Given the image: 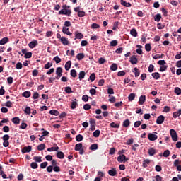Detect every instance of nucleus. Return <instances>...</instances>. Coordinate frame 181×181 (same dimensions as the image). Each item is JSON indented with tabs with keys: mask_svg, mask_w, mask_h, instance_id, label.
<instances>
[{
	"mask_svg": "<svg viewBox=\"0 0 181 181\" xmlns=\"http://www.w3.org/2000/svg\"><path fill=\"white\" fill-rule=\"evenodd\" d=\"M59 15H66V16H70L71 15V10L63 8L59 11Z\"/></svg>",
	"mask_w": 181,
	"mask_h": 181,
	"instance_id": "obj_1",
	"label": "nucleus"
},
{
	"mask_svg": "<svg viewBox=\"0 0 181 181\" xmlns=\"http://www.w3.org/2000/svg\"><path fill=\"white\" fill-rule=\"evenodd\" d=\"M170 134L171 135V138H172L173 141H174V142H177V133H176L175 129H171L170 130Z\"/></svg>",
	"mask_w": 181,
	"mask_h": 181,
	"instance_id": "obj_2",
	"label": "nucleus"
},
{
	"mask_svg": "<svg viewBox=\"0 0 181 181\" xmlns=\"http://www.w3.org/2000/svg\"><path fill=\"white\" fill-rule=\"evenodd\" d=\"M127 160H129V159H128L124 154H122L117 157V162H119L120 163H122V162H127Z\"/></svg>",
	"mask_w": 181,
	"mask_h": 181,
	"instance_id": "obj_3",
	"label": "nucleus"
},
{
	"mask_svg": "<svg viewBox=\"0 0 181 181\" xmlns=\"http://www.w3.org/2000/svg\"><path fill=\"white\" fill-rule=\"evenodd\" d=\"M62 73H63V69H62V67L57 68V70H56V74L57 76V77L56 78L57 80H59V78H60V77L63 76Z\"/></svg>",
	"mask_w": 181,
	"mask_h": 181,
	"instance_id": "obj_4",
	"label": "nucleus"
},
{
	"mask_svg": "<svg viewBox=\"0 0 181 181\" xmlns=\"http://www.w3.org/2000/svg\"><path fill=\"white\" fill-rule=\"evenodd\" d=\"M164 122H165V116L163 115H160L156 119V124H158V125H160L163 124Z\"/></svg>",
	"mask_w": 181,
	"mask_h": 181,
	"instance_id": "obj_5",
	"label": "nucleus"
},
{
	"mask_svg": "<svg viewBox=\"0 0 181 181\" xmlns=\"http://www.w3.org/2000/svg\"><path fill=\"white\" fill-rule=\"evenodd\" d=\"M148 139L149 141H156V139H158V135L154 134L153 133H149L148 134Z\"/></svg>",
	"mask_w": 181,
	"mask_h": 181,
	"instance_id": "obj_6",
	"label": "nucleus"
},
{
	"mask_svg": "<svg viewBox=\"0 0 181 181\" xmlns=\"http://www.w3.org/2000/svg\"><path fill=\"white\" fill-rule=\"evenodd\" d=\"M30 151H32V146H28L23 147V148H22V150H21V152H22V153H29V152H30Z\"/></svg>",
	"mask_w": 181,
	"mask_h": 181,
	"instance_id": "obj_7",
	"label": "nucleus"
},
{
	"mask_svg": "<svg viewBox=\"0 0 181 181\" xmlns=\"http://www.w3.org/2000/svg\"><path fill=\"white\" fill-rule=\"evenodd\" d=\"M145 101H146V96H145V95H142L139 98V105H143Z\"/></svg>",
	"mask_w": 181,
	"mask_h": 181,
	"instance_id": "obj_8",
	"label": "nucleus"
},
{
	"mask_svg": "<svg viewBox=\"0 0 181 181\" xmlns=\"http://www.w3.org/2000/svg\"><path fill=\"white\" fill-rule=\"evenodd\" d=\"M108 175L110 176H117V170L115 168H112L108 170Z\"/></svg>",
	"mask_w": 181,
	"mask_h": 181,
	"instance_id": "obj_9",
	"label": "nucleus"
},
{
	"mask_svg": "<svg viewBox=\"0 0 181 181\" xmlns=\"http://www.w3.org/2000/svg\"><path fill=\"white\" fill-rule=\"evenodd\" d=\"M28 46H29L30 49H34L35 46H37V41L34 40V41L30 42L28 44Z\"/></svg>",
	"mask_w": 181,
	"mask_h": 181,
	"instance_id": "obj_10",
	"label": "nucleus"
},
{
	"mask_svg": "<svg viewBox=\"0 0 181 181\" xmlns=\"http://www.w3.org/2000/svg\"><path fill=\"white\" fill-rule=\"evenodd\" d=\"M57 158H58V159H64V153L62 151H57Z\"/></svg>",
	"mask_w": 181,
	"mask_h": 181,
	"instance_id": "obj_11",
	"label": "nucleus"
},
{
	"mask_svg": "<svg viewBox=\"0 0 181 181\" xmlns=\"http://www.w3.org/2000/svg\"><path fill=\"white\" fill-rule=\"evenodd\" d=\"M60 41L64 46H67V45H69V40L66 37H61Z\"/></svg>",
	"mask_w": 181,
	"mask_h": 181,
	"instance_id": "obj_12",
	"label": "nucleus"
},
{
	"mask_svg": "<svg viewBox=\"0 0 181 181\" xmlns=\"http://www.w3.org/2000/svg\"><path fill=\"white\" fill-rule=\"evenodd\" d=\"M148 153L150 156H153V155H155V153H156V150H155V148H150L148 149Z\"/></svg>",
	"mask_w": 181,
	"mask_h": 181,
	"instance_id": "obj_13",
	"label": "nucleus"
},
{
	"mask_svg": "<svg viewBox=\"0 0 181 181\" xmlns=\"http://www.w3.org/2000/svg\"><path fill=\"white\" fill-rule=\"evenodd\" d=\"M90 151H97L98 149V144H91L90 146L89 147Z\"/></svg>",
	"mask_w": 181,
	"mask_h": 181,
	"instance_id": "obj_14",
	"label": "nucleus"
},
{
	"mask_svg": "<svg viewBox=\"0 0 181 181\" xmlns=\"http://www.w3.org/2000/svg\"><path fill=\"white\" fill-rule=\"evenodd\" d=\"M130 62L132 64H136V63H138V59H136L135 56H132L130 58Z\"/></svg>",
	"mask_w": 181,
	"mask_h": 181,
	"instance_id": "obj_15",
	"label": "nucleus"
},
{
	"mask_svg": "<svg viewBox=\"0 0 181 181\" xmlns=\"http://www.w3.org/2000/svg\"><path fill=\"white\" fill-rule=\"evenodd\" d=\"M152 77H153L155 80H159V78H160V74H159L158 72L153 73Z\"/></svg>",
	"mask_w": 181,
	"mask_h": 181,
	"instance_id": "obj_16",
	"label": "nucleus"
},
{
	"mask_svg": "<svg viewBox=\"0 0 181 181\" xmlns=\"http://www.w3.org/2000/svg\"><path fill=\"white\" fill-rule=\"evenodd\" d=\"M63 33H65L66 35H69V36H71L73 35L70 31H69V28L64 27L62 29Z\"/></svg>",
	"mask_w": 181,
	"mask_h": 181,
	"instance_id": "obj_17",
	"label": "nucleus"
},
{
	"mask_svg": "<svg viewBox=\"0 0 181 181\" xmlns=\"http://www.w3.org/2000/svg\"><path fill=\"white\" fill-rule=\"evenodd\" d=\"M130 34L132 36H134V37H136L138 36V32H136L135 28H133L130 30Z\"/></svg>",
	"mask_w": 181,
	"mask_h": 181,
	"instance_id": "obj_18",
	"label": "nucleus"
},
{
	"mask_svg": "<svg viewBox=\"0 0 181 181\" xmlns=\"http://www.w3.org/2000/svg\"><path fill=\"white\" fill-rule=\"evenodd\" d=\"M76 38L75 39H83L84 37V35H83L82 33H78V31L75 32Z\"/></svg>",
	"mask_w": 181,
	"mask_h": 181,
	"instance_id": "obj_19",
	"label": "nucleus"
},
{
	"mask_svg": "<svg viewBox=\"0 0 181 181\" xmlns=\"http://www.w3.org/2000/svg\"><path fill=\"white\" fill-rule=\"evenodd\" d=\"M131 125V122H129V119H126L123 122V127L124 128H128Z\"/></svg>",
	"mask_w": 181,
	"mask_h": 181,
	"instance_id": "obj_20",
	"label": "nucleus"
},
{
	"mask_svg": "<svg viewBox=\"0 0 181 181\" xmlns=\"http://www.w3.org/2000/svg\"><path fill=\"white\" fill-rule=\"evenodd\" d=\"M121 4L123 5V6H125L126 8H130L131 6V3H127L124 0L120 1Z\"/></svg>",
	"mask_w": 181,
	"mask_h": 181,
	"instance_id": "obj_21",
	"label": "nucleus"
},
{
	"mask_svg": "<svg viewBox=\"0 0 181 181\" xmlns=\"http://www.w3.org/2000/svg\"><path fill=\"white\" fill-rule=\"evenodd\" d=\"M83 148V144L78 143L75 145V151H80Z\"/></svg>",
	"mask_w": 181,
	"mask_h": 181,
	"instance_id": "obj_22",
	"label": "nucleus"
},
{
	"mask_svg": "<svg viewBox=\"0 0 181 181\" xmlns=\"http://www.w3.org/2000/svg\"><path fill=\"white\" fill-rule=\"evenodd\" d=\"M70 67H71V61H68L65 64V70H70Z\"/></svg>",
	"mask_w": 181,
	"mask_h": 181,
	"instance_id": "obj_23",
	"label": "nucleus"
},
{
	"mask_svg": "<svg viewBox=\"0 0 181 181\" xmlns=\"http://www.w3.org/2000/svg\"><path fill=\"white\" fill-rule=\"evenodd\" d=\"M46 148V145L45 144H41L37 146V151H43Z\"/></svg>",
	"mask_w": 181,
	"mask_h": 181,
	"instance_id": "obj_24",
	"label": "nucleus"
},
{
	"mask_svg": "<svg viewBox=\"0 0 181 181\" xmlns=\"http://www.w3.org/2000/svg\"><path fill=\"white\" fill-rule=\"evenodd\" d=\"M78 78L80 81H81L84 77H86V72L84 71H82L78 74Z\"/></svg>",
	"mask_w": 181,
	"mask_h": 181,
	"instance_id": "obj_25",
	"label": "nucleus"
},
{
	"mask_svg": "<svg viewBox=\"0 0 181 181\" xmlns=\"http://www.w3.org/2000/svg\"><path fill=\"white\" fill-rule=\"evenodd\" d=\"M11 121L13 124H21V119H19V117H14L11 119Z\"/></svg>",
	"mask_w": 181,
	"mask_h": 181,
	"instance_id": "obj_26",
	"label": "nucleus"
},
{
	"mask_svg": "<svg viewBox=\"0 0 181 181\" xmlns=\"http://www.w3.org/2000/svg\"><path fill=\"white\" fill-rule=\"evenodd\" d=\"M78 103H77V99H74V101H72L71 105V108L72 110H74L76 107H77Z\"/></svg>",
	"mask_w": 181,
	"mask_h": 181,
	"instance_id": "obj_27",
	"label": "nucleus"
},
{
	"mask_svg": "<svg viewBox=\"0 0 181 181\" xmlns=\"http://www.w3.org/2000/svg\"><path fill=\"white\" fill-rule=\"evenodd\" d=\"M151 163V160L149 159H146L143 163V168H148V165Z\"/></svg>",
	"mask_w": 181,
	"mask_h": 181,
	"instance_id": "obj_28",
	"label": "nucleus"
},
{
	"mask_svg": "<svg viewBox=\"0 0 181 181\" xmlns=\"http://www.w3.org/2000/svg\"><path fill=\"white\" fill-rule=\"evenodd\" d=\"M54 151H59V146H53L47 148L48 152H53Z\"/></svg>",
	"mask_w": 181,
	"mask_h": 181,
	"instance_id": "obj_29",
	"label": "nucleus"
},
{
	"mask_svg": "<svg viewBox=\"0 0 181 181\" xmlns=\"http://www.w3.org/2000/svg\"><path fill=\"white\" fill-rule=\"evenodd\" d=\"M118 69V66L117 65V64H112L110 66V70H112V71H116V70Z\"/></svg>",
	"mask_w": 181,
	"mask_h": 181,
	"instance_id": "obj_30",
	"label": "nucleus"
},
{
	"mask_svg": "<svg viewBox=\"0 0 181 181\" xmlns=\"http://www.w3.org/2000/svg\"><path fill=\"white\" fill-rule=\"evenodd\" d=\"M83 135H81V134H78L76 136V140L77 141V142H81V141H83Z\"/></svg>",
	"mask_w": 181,
	"mask_h": 181,
	"instance_id": "obj_31",
	"label": "nucleus"
},
{
	"mask_svg": "<svg viewBox=\"0 0 181 181\" xmlns=\"http://www.w3.org/2000/svg\"><path fill=\"white\" fill-rule=\"evenodd\" d=\"M162 19V16L160 14H156L154 17V21L159 22Z\"/></svg>",
	"mask_w": 181,
	"mask_h": 181,
	"instance_id": "obj_32",
	"label": "nucleus"
},
{
	"mask_svg": "<svg viewBox=\"0 0 181 181\" xmlns=\"http://www.w3.org/2000/svg\"><path fill=\"white\" fill-rule=\"evenodd\" d=\"M76 59L78 60H83V59H84V54L83 53L78 54L77 56H76Z\"/></svg>",
	"mask_w": 181,
	"mask_h": 181,
	"instance_id": "obj_33",
	"label": "nucleus"
},
{
	"mask_svg": "<svg viewBox=\"0 0 181 181\" xmlns=\"http://www.w3.org/2000/svg\"><path fill=\"white\" fill-rule=\"evenodd\" d=\"M8 37H4L0 40V45H5L6 43H8Z\"/></svg>",
	"mask_w": 181,
	"mask_h": 181,
	"instance_id": "obj_34",
	"label": "nucleus"
},
{
	"mask_svg": "<svg viewBox=\"0 0 181 181\" xmlns=\"http://www.w3.org/2000/svg\"><path fill=\"white\" fill-rule=\"evenodd\" d=\"M23 97H25V98H29V97H30V91L23 92Z\"/></svg>",
	"mask_w": 181,
	"mask_h": 181,
	"instance_id": "obj_35",
	"label": "nucleus"
},
{
	"mask_svg": "<svg viewBox=\"0 0 181 181\" xmlns=\"http://www.w3.org/2000/svg\"><path fill=\"white\" fill-rule=\"evenodd\" d=\"M33 160H35V162L40 163V162H42V157H40V156H34L33 157Z\"/></svg>",
	"mask_w": 181,
	"mask_h": 181,
	"instance_id": "obj_36",
	"label": "nucleus"
},
{
	"mask_svg": "<svg viewBox=\"0 0 181 181\" xmlns=\"http://www.w3.org/2000/svg\"><path fill=\"white\" fill-rule=\"evenodd\" d=\"M100 130L98 129V130H95V131L93 132V136H94L95 138H98V136H100Z\"/></svg>",
	"mask_w": 181,
	"mask_h": 181,
	"instance_id": "obj_37",
	"label": "nucleus"
},
{
	"mask_svg": "<svg viewBox=\"0 0 181 181\" xmlns=\"http://www.w3.org/2000/svg\"><path fill=\"white\" fill-rule=\"evenodd\" d=\"M128 98H129V101H133V100L135 99V93H130L129 95Z\"/></svg>",
	"mask_w": 181,
	"mask_h": 181,
	"instance_id": "obj_38",
	"label": "nucleus"
},
{
	"mask_svg": "<svg viewBox=\"0 0 181 181\" xmlns=\"http://www.w3.org/2000/svg\"><path fill=\"white\" fill-rule=\"evenodd\" d=\"M169 155H170V151L169 150H165L163 153V156H164V158H168Z\"/></svg>",
	"mask_w": 181,
	"mask_h": 181,
	"instance_id": "obj_39",
	"label": "nucleus"
},
{
	"mask_svg": "<svg viewBox=\"0 0 181 181\" xmlns=\"http://www.w3.org/2000/svg\"><path fill=\"white\" fill-rule=\"evenodd\" d=\"M38 165L37 164L36 162H33L30 164V168H32V169H37Z\"/></svg>",
	"mask_w": 181,
	"mask_h": 181,
	"instance_id": "obj_40",
	"label": "nucleus"
},
{
	"mask_svg": "<svg viewBox=\"0 0 181 181\" xmlns=\"http://www.w3.org/2000/svg\"><path fill=\"white\" fill-rule=\"evenodd\" d=\"M71 77H77V71L75 69L71 70Z\"/></svg>",
	"mask_w": 181,
	"mask_h": 181,
	"instance_id": "obj_41",
	"label": "nucleus"
},
{
	"mask_svg": "<svg viewBox=\"0 0 181 181\" xmlns=\"http://www.w3.org/2000/svg\"><path fill=\"white\" fill-rule=\"evenodd\" d=\"M152 47H151V44H146L145 45V49L146 52H151Z\"/></svg>",
	"mask_w": 181,
	"mask_h": 181,
	"instance_id": "obj_42",
	"label": "nucleus"
},
{
	"mask_svg": "<svg viewBox=\"0 0 181 181\" xmlns=\"http://www.w3.org/2000/svg\"><path fill=\"white\" fill-rule=\"evenodd\" d=\"M142 124V122L141 121H136L134 122V128H139V127H141Z\"/></svg>",
	"mask_w": 181,
	"mask_h": 181,
	"instance_id": "obj_43",
	"label": "nucleus"
},
{
	"mask_svg": "<svg viewBox=\"0 0 181 181\" xmlns=\"http://www.w3.org/2000/svg\"><path fill=\"white\" fill-rule=\"evenodd\" d=\"M175 93L177 94V95H180L181 94V89L178 87L175 88Z\"/></svg>",
	"mask_w": 181,
	"mask_h": 181,
	"instance_id": "obj_44",
	"label": "nucleus"
},
{
	"mask_svg": "<svg viewBox=\"0 0 181 181\" xmlns=\"http://www.w3.org/2000/svg\"><path fill=\"white\" fill-rule=\"evenodd\" d=\"M118 45V41L117 40H114L110 42V46L115 47Z\"/></svg>",
	"mask_w": 181,
	"mask_h": 181,
	"instance_id": "obj_45",
	"label": "nucleus"
},
{
	"mask_svg": "<svg viewBox=\"0 0 181 181\" xmlns=\"http://www.w3.org/2000/svg\"><path fill=\"white\" fill-rule=\"evenodd\" d=\"M85 16H86V12H84L83 11H78V16H79V18H83Z\"/></svg>",
	"mask_w": 181,
	"mask_h": 181,
	"instance_id": "obj_46",
	"label": "nucleus"
},
{
	"mask_svg": "<svg viewBox=\"0 0 181 181\" xmlns=\"http://www.w3.org/2000/svg\"><path fill=\"white\" fill-rule=\"evenodd\" d=\"M111 128H119V124H115V122H112L110 124Z\"/></svg>",
	"mask_w": 181,
	"mask_h": 181,
	"instance_id": "obj_47",
	"label": "nucleus"
},
{
	"mask_svg": "<svg viewBox=\"0 0 181 181\" xmlns=\"http://www.w3.org/2000/svg\"><path fill=\"white\" fill-rule=\"evenodd\" d=\"M126 144H127V145H132V144H134V139L133 138L129 139L127 141Z\"/></svg>",
	"mask_w": 181,
	"mask_h": 181,
	"instance_id": "obj_48",
	"label": "nucleus"
},
{
	"mask_svg": "<svg viewBox=\"0 0 181 181\" xmlns=\"http://www.w3.org/2000/svg\"><path fill=\"white\" fill-rule=\"evenodd\" d=\"M48 163L47 162H43L40 164L41 169H45V168L47 166Z\"/></svg>",
	"mask_w": 181,
	"mask_h": 181,
	"instance_id": "obj_49",
	"label": "nucleus"
},
{
	"mask_svg": "<svg viewBox=\"0 0 181 181\" xmlns=\"http://www.w3.org/2000/svg\"><path fill=\"white\" fill-rule=\"evenodd\" d=\"M25 59H30L32 57V52H27L24 56Z\"/></svg>",
	"mask_w": 181,
	"mask_h": 181,
	"instance_id": "obj_50",
	"label": "nucleus"
},
{
	"mask_svg": "<svg viewBox=\"0 0 181 181\" xmlns=\"http://www.w3.org/2000/svg\"><path fill=\"white\" fill-rule=\"evenodd\" d=\"M90 81H94V80H95V74L93 73L90 75L89 77Z\"/></svg>",
	"mask_w": 181,
	"mask_h": 181,
	"instance_id": "obj_51",
	"label": "nucleus"
},
{
	"mask_svg": "<svg viewBox=\"0 0 181 181\" xmlns=\"http://www.w3.org/2000/svg\"><path fill=\"white\" fill-rule=\"evenodd\" d=\"M52 66H53L52 63L50 62H47L45 65V69H50V67H52Z\"/></svg>",
	"mask_w": 181,
	"mask_h": 181,
	"instance_id": "obj_52",
	"label": "nucleus"
},
{
	"mask_svg": "<svg viewBox=\"0 0 181 181\" xmlns=\"http://www.w3.org/2000/svg\"><path fill=\"white\" fill-rule=\"evenodd\" d=\"M65 92L70 93H73V90H71V88L70 86H67L65 88Z\"/></svg>",
	"mask_w": 181,
	"mask_h": 181,
	"instance_id": "obj_53",
	"label": "nucleus"
},
{
	"mask_svg": "<svg viewBox=\"0 0 181 181\" xmlns=\"http://www.w3.org/2000/svg\"><path fill=\"white\" fill-rule=\"evenodd\" d=\"M117 76L119 77H124V76H125V71H120L117 73Z\"/></svg>",
	"mask_w": 181,
	"mask_h": 181,
	"instance_id": "obj_54",
	"label": "nucleus"
},
{
	"mask_svg": "<svg viewBox=\"0 0 181 181\" xmlns=\"http://www.w3.org/2000/svg\"><path fill=\"white\" fill-rule=\"evenodd\" d=\"M98 63L99 64H104V63H105V59L103 57L100 58L98 60Z\"/></svg>",
	"mask_w": 181,
	"mask_h": 181,
	"instance_id": "obj_55",
	"label": "nucleus"
},
{
	"mask_svg": "<svg viewBox=\"0 0 181 181\" xmlns=\"http://www.w3.org/2000/svg\"><path fill=\"white\" fill-rule=\"evenodd\" d=\"M110 155H115V148H111L109 151Z\"/></svg>",
	"mask_w": 181,
	"mask_h": 181,
	"instance_id": "obj_56",
	"label": "nucleus"
},
{
	"mask_svg": "<svg viewBox=\"0 0 181 181\" xmlns=\"http://www.w3.org/2000/svg\"><path fill=\"white\" fill-rule=\"evenodd\" d=\"M53 60H54L57 64H59L60 62H62V59H60L59 57H55Z\"/></svg>",
	"mask_w": 181,
	"mask_h": 181,
	"instance_id": "obj_57",
	"label": "nucleus"
},
{
	"mask_svg": "<svg viewBox=\"0 0 181 181\" xmlns=\"http://www.w3.org/2000/svg\"><path fill=\"white\" fill-rule=\"evenodd\" d=\"M134 74H135V77H139V69H138V68H134Z\"/></svg>",
	"mask_w": 181,
	"mask_h": 181,
	"instance_id": "obj_58",
	"label": "nucleus"
},
{
	"mask_svg": "<svg viewBox=\"0 0 181 181\" xmlns=\"http://www.w3.org/2000/svg\"><path fill=\"white\" fill-rule=\"evenodd\" d=\"M82 101H85V103H87V101H88V95H84L82 97Z\"/></svg>",
	"mask_w": 181,
	"mask_h": 181,
	"instance_id": "obj_59",
	"label": "nucleus"
},
{
	"mask_svg": "<svg viewBox=\"0 0 181 181\" xmlns=\"http://www.w3.org/2000/svg\"><path fill=\"white\" fill-rule=\"evenodd\" d=\"M9 130H10L9 126H4L3 127L4 132H9Z\"/></svg>",
	"mask_w": 181,
	"mask_h": 181,
	"instance_id": "obj_60",
	"label": "nucleus"
},
{
	"mask_svg": "<svg viewBox=\"0 0 181 181\" xmlns=\"http://www.w3.org/2000/svg\"><path fill=\"white\" fill-rule=\"evenodd\" d=\"M166 69H168V66L165 65H162L160 68V71H165Z\"/></svg>",
	"mask_w": 181,
	"mask_h": 181,
	"instance_id": "obj_61",
	"label": "nucleus"
},
{
	"mask_svg": "<svg viewBox=\"0 0 181 181\" xmlns=\"http://www.w3.org/2000/svg\"><path fill=\"white\" fill-rule=\"evenodd\" d=\"M153 181H155V180H153ZM156 181H162V177L159 175H156Z\"/></svg>",
	"mask_w": 181,
	"mask_h": 181,
	"instance_id": "obj_62",
	"label": "nucleus"
},
{
	"mask_svg": "<svg viewBox=\"0 0 181 181\" xmlns=\"http://www.w3.org/2000/svg\"><path fill=\"white\" fill-rule=\"evenodd\" d=\"M10 136L8 134L3 136V141H9Z\"/></svg>",
	"mask_w": 181,
	"mask_h": 181,
	"instance_id": "obj_63",
	"label": "nucleus"
},
{
	"mask_svg": "<svg viewBox=\"0 0 181 181\" xmlns=\"http://www.w3.org/2000/svg\"><path fill=\"white\" fill-rule=\"evenodd\" d=\"M24 111L25 114H30V107H27Z\"/></svg>",
	"mask_w": 181,
	"mask_h": 181,
	"instance_id": "obj_64",
	"label": "nucleus"
}]
</instances>
